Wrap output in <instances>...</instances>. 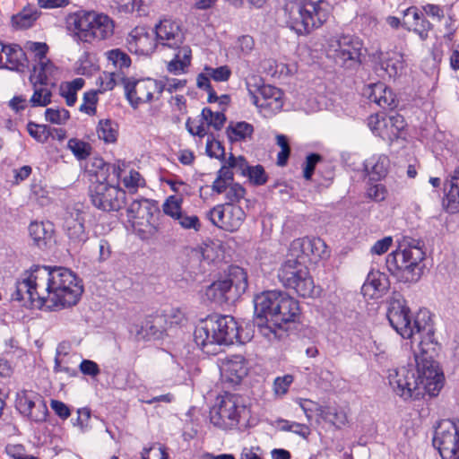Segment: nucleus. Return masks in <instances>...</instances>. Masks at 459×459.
<instances>
[{
	"mask_svg": "<svg viewBox=\"0 0 459 459\" xmlns=\"http://www.w3.org/2000/svg\"><path fill=\"white\" fill-rule=\"evenodd\" d=\"M387 318L391 326L403 338L420 334L419 351L414 352L416 366L401 367L390 372L388 379L394 392L403 400H419L428 393L435 396L443 386V374L434 358L437 343L428 310H420L412 319L411 310L401 294L389 301Z\"/></svg>",
	"mask_w": 459,
	"mask_h": 459,
	"instance_id": "f257e3e1",
	"label": "nucleus"
},
{
	"mask_svg": "<svg viewBox=\"0 0 459 459\" xmlns=\"http://www.w3.org/2000/svg\"><path fill=\"white\" fill-rule=\"evenodd\" d=\"M254 324L268 336L284 324L296 322L300 316L298 300L281 290H266L254 298Z\"/></svg>",
	"mask_w": 459,
	"mask_h": 459,
	"instance_id": "f03ea898",
	"label": "nucleus"
},
{
	"mask_svg": "<svg viewBox=\"0 0 459 459\" xmlns=\"http://www.w3.org/2000/svg\"><path fill=\"white\" fill-rule=\"evenodd\" d=\"M239 327L231 316L212 315L202 320L195 327L194 340L208 355L221 351V346H229L238 341Z\"/></svg>",
	"mask_w": 459,
	"mask_h": 459,
	"instance_id": "7ed1b4c3",
	"label": "nucleus"
},
{
	"mask_svg": "<svg viewBox=\"0 0 459 459\" xmlns=\"http://www.w3.org/2000/svg\"><path fill=\"white\" fill-rule=\"evenodd\" d=\"M425 253L419 246L401 245L387 255L385 264L388 272L400 282H417L422 274L421 263Z\"/></svg>",
	"mask_w": 459,
	"mask_h": 459,
	"instance_id": "20e7f679",
	"label": "nucleus"
},
{
	"mask_svg": "<svg viewBox=\"0 0 459 459\" xmlns=\"http://www.w3.org/2000/svg\"><path fill=\"white\" fill-rule=\"evenodd\" d=\"M109 165L102 164L89 186V195L94 207L103 212L120 210L126 204V192L107 182Z\"/></svg>",
	"mask_w": 459,
	"mask_h": 459,
	"instance_id": "39448f33",
	"label": "nucleus"
},
{
	"mask_svg": "<svg viewBox=\"0 0 459 459\" xmlns=\"http://www.w3.org/2000/svg\"><path fill=\"white\" fill-rule=\"evenodd\" d=\"M50 282L52 285V299H48L52 307L59 309L77 304L83 291L76 275L65 267L49 268Z\"/></svg>",
	"mask_w": 459,
	"mask_h": 459,
	"instance_id": "423d86ee",
	"label": "nucleus"
},
{
	"mask_svg": "<svg viewBox=\"0 0 459 459\" xmlns=\"http://www.w3.org/2000/svg\"><path fill=\"white\" fill-rule=\"evenodd\" d=\"M181 30H131L127 37V46L131 52L148 56L153 53L158 44L170 48H178L183 43Z\"/></svg>",
	"mask_w": 459,
	"mask_h": 459,
	"instance_id": "0eeeda50",
	"label": "nucleus"
},
{
	"mask_svg": "<svg viewBox=\"0 0 459 459\" xmlns=\"http://www.w3.org/2000/svg\"><path fill=\"white\" fill-rule=\"evenodd\" d=\"M322 0H302L290 2L285 5L290 29H319L328 18L326 10L321 7Z\"/></svg>",
	"mask_w": 459,
	"mask_h": 459,
	"instance_id": "6e6552de",
	"label": "nucleus"
},
{
	"mask_svg": "<svg viewBox=\"0 0 459 459\" xmlns=\"http://www.w3.org/2000/svg\"><path fill=\"white\" fill-rule=\"evenodd\" d=\"M278 278L285 288L293 290L300 297L311 298L315 295L314 281L305 261L290 257V252L278 271Z\"/></svg>",
	"mask_w": 459,
	"mask_h": 459,
	"instance_id": "1a4fd4ad",
	"label": "nucleus"
},
{
	"mask_svg": "<svg viewBox=\"0 0 459 459\" xmlns=\"http://www.w3.org/2000/svg\"><path fill=\"white\" fill-rule=\"evenodd\" d=\"M362 43L351 36L331 39L327 42L325 52L339 66L351 68L359 63Z\"/></svg>",
	"mask_w": 459,
	"mask_h": 459,
	"instance_id": "9d476101",
	"label": "nucleus"
},
{
	"mask_svg": "<svg viewBox=\"0 0 459 459\" xmlns=\"http://www.w3.org/2000/svg\"><path fill=\"white\" fill-rule=\"evenodd\" d=\"M126 212L134 230L148 235H152L157 231L155 214H160V210L148 199L134 200Z\"/></svg>",
	"mask_w": 459,
	"mask_h": 459,
	"instance_id": "9b49d317",
	"label": "nucleus"
},
{
	"mask_svg": "<svg viewBox=\"0 0 459 459\" xmlns=\"http://www.w3.org/2000/svg\"><path fill=\"white\" fill-rule=\"evenodd\" d=\"M123 83L126 97L134 108H137L141 104L151 102L154 93L160 95L165 89L164 84L151 78L136 81L123 78Z\"/></svg>",
	"mask_w": 459,
	"mask_h": 459,
	"instance_id": "f8f14e48",
	"label": "nucleus"
},
{
	"mask_svg": "<svg viewBox=\"0 0 459 459\" xmlns=\"http://www.w3.org/2000/svg\"><path fill=\"white\" fill-rule=\"evenodd\" d=\"M49 267L35 265L30 269L31 286L33 294V307L48 310H59L58 307L50 306L52 302V285L50 282Z\"/></svg>",
	"mask_w": 459,
	"mask_h": 459,
	"instance_id": "ddd939ff",
	"label": "nucleus"
},
{
	"mask_svg": "<svg viewBox=\"0 0 459 459\" xmlns=\"http://www.w3.org/2000/svg\"><path fill=\"white\" fill-rule=\"evenodd\" d=\"M433 446L442 459H459V428L450 421L440 423L435 430Z\"/></svg>",
	"mask_w": 459,
	"mask_h": 459,
	"instance_id": "4468645a",
	"label": "nucleus"
},
{
	"mask_svg": "<svg viewBox=\"0 0 459 459\" xmlns=\"http://www.w3.org/2000/svg\"><path fill=\"white\" fill-rule=\"evenodd\" d=\"M245 217L243 209L231 204H219L208 213V218L213 225L230 232L239 229Z\"/></svg>",
	"mask_w": 459,
	"mask_h": 459,
	"instance_id": "2eb2a0df",
	"label": "nucleus"
},
{
	"mask_svg": "<svg viewBox=\"0 0 459 459\" xmlns=\"http://www.w3.org/2000/svg\"><path fill=\"white\" fill-rule=\"evenodd\" d=\"M290 256L300 260L316 262L328 255L327 246L320 238H300L290 243Z\"/></svg>",
	"mask_w": 459,
	"mask_h": 459,
	"instance_id": "dca6fc26",
	"label": "nucleus"
},
{
	"mask_svg": "<svg viewBox=\"0 0 459 459\" xmlns=\"http://www.w3.org/2000/svg\"><path fill=\"white\" fill-rule=\"evenodd\" d=\"M247 87L253 104L258 108L269 113H276L282 108L283 92L281 89L270 84H262L254 91L248 82Z\"/></svg>",
	"mask_w": 459,
	"mask_h": 459,
	"instance_id": "f3484780",
	"label": "nucleus"
},
{
	"mask_svg": "<svg viewBox=\"0 0 459 459\" xmlns=\"http://www.w3.org/2000/svg\"><path fill=\"white\" fill-rule=\"evenodd\" d=\"M67 29H114L113 20L95 11L80 10L66 17Z\"/></svg>",
	"mask_w": 459,
	"mask_h": 459,
	"instance_id": "a211bd4d",
	"label": "nucleus"
},
{
	"mask_svg": "<svg viewBox=\"0 0 459 459\" xmlns=\"http://www.w3.org/2000/svg\"><path fill=\"white\" fill-rule=\"evenodd\" d=\"M238 407L234 395L222 398L218 407L212 408L210 412L211 422L224 429L235 427L238 423Z\"/></svg>",
	"mask_w": 459,
	"mask_h": 459,
	"instance_id": "6ab92c4d",
	"label": "nucleus"
},
{
	"mask_svg": "<svg viewBox=\"0 0 459 459\" xmlns=\"http://www.w3.org/2000/svg\"><path fill=\"white\" fill-rule=\"evenodd\" d=\"M64 230L68 238L69 250L75 253L79 252L83 245L89 239L88 232H86L83 219L79 213L70 214L65 219Z\"/></svg>",
	"mask_w": 459,
	"mask_h": 459,
	"instance_id": "aec40b11",
	"label": "nucleus"
},
{
	"mask_svg": "<svg viewBox=\"0 0 459 459\" xmlns=\"http://www.w3.org/2000/svg\"><path fill=\"white\" fill-rule=\"evenodd\" d=\"M16 406L21 413L35 422H43L47 419L48 407L38 394L31 396L24 392L18 397Z\"/></svg>",
	"mask_w": 459,
	"mask_h": 459,
	"instance_id": "412c9836",
	"label": "nucleus"
},
{
	"mask_svg": "<svg viewBox=\"0 0 459 459\" xmlns=\"http://www.w3.org/2000/svg\"><path fill=\"white\" fill-rule=\"evenodd\" d=\"M221 375L226 382L238 384L247 375V366L241 355H232L220 360Z\"/></svg>",
	"mask_w": 459,
	"mask_h": 459,
	"instance_id": "4be33fe9",
	"label": "nucleus"
},
{
	"mask_svg": "<svg viewBox=\"0 0 459 459\" xmlns=\"http://www.w3.org/2000/svg\"><path fill=\"white\" fill-rule=\"evenodd\" d=\"M166 316L155 314L148 316L143 322L141 329L137 335H142L143 339H160L169 329L167 325Z\"/></svg>",
	"mask_w": 459,
	"mask_h": 459,
	"instance_id": "5701e85b",
	"label": "nucleus"
},
{
	"mask_svg": "<svg viewBox=\"0 0 459 459\" xmlns=\"http://www.w3.org/2000/svg\"><path fill=\"white\" fill-rule=\"evenodd\" d=\"M204 295L208 300L220 306L238 300L233 298L234 293L225 279L215 281L207 286Z\"/></svg>",
	"mask_w": 459,
	"mask_h": 459,
	"instance_id": "b1692460",
	"label": "nucleus"
},
{
	"mask_svg": "<svg viewBox=\"0 0 459 459\" xmlns=\"http://www.w3.org/2000/svg\"><path fill=\"white\" fill-rule=\"evenodd\" d=\"M3 64L4 65L1 68L22 72L28 66V60L26 54L20 46L4 44Z\"/></svg>",
	"mask_w": 459,
	"mask_h": 459,
	"instance_id": "393cba45",
	"label": "nucleus"
},
{
	"mask_svg": "<svg viewBox=\"0 0 459 459\" xmlns=\"http://www.w3.org/2000/svg\"><path fill=\"white\" fill-rule=\"evenodd\" d=\"M389 286V279L384 273L371 271L362 286V292L364 295H368L371 298H378L388 290Z\"/></svg>",
	"mask_w": 459,
	"mask_h": 459,
	"instance_id": "a878e982",
	"label": "nucleus"
},
{
	"mask_svg": "<svg viewBox=\"0 0 459 459\" xmlns=\"http://www.w3.org/2000/svg\"><path fill=\"white\" fill-rule=\"evenodd\" d=\"M54 226L49 221H33L29 226L30 237L39 248H46L54 241Z\"/></svg>",
	"mask_w": 459,
	"mask_h": 459,
	"instance_id": "bb28decb",
	"label": "nucleus"
},
{
	"mask_svg": "<svg viewBox=\"0 0 459 459\" xmlns=\"http://www.w3.org/2000/svg\"><path fill=\"white\" fill-rule=\"evenodd\" d=\"M224 279L228 281V285H230V288L234 293L233 298H236L237 299H238L247 290V273L243 268L238 265L230 266Z\"/></svg>",
	"mask_w": 459,
	"mask_h": 459,
	"instance_id": "cd10ccee",
	"label": "nucleus"
},
{
	"mask_svg": "<svg viewBox=\"0 0 459 459\" xmlns=\"http://www.w3.org/2000/svg\"><path fill=\"white\" fill-rule=\"evenodd\" d=\"M446 199L443 205L449 213L459 212V168L455 169L446 183Z\"/></svg>",
	"mask_w": 459,
	"mask_h": 459,
	"instance_id": "c85d7f7f",
	"label": "nucleus"
},
{
	"mask_svg": "<svg viewBox=\"0 0 459 459\" xmlns=\"http://www.w3.org/2000/svg\"><path fill=\"white\" fill-rule=\"evenodd\" d=\"M30 271L23 273L22 279L16 281L15 290L12 293V299L24 301V306L33 307V294Z\"/></svg>",
	"mask_w": 459,
	"mask_h": 459,
	"instance_id": "c756f323",
	"label": "nucleus"
},
{
	"mask_svg": "<svg viewBox=\"0 0 459 459\" xmlns=\"http://www.w3.org/2000/svg\"><path fill=\"white\" fill-rule=\"evenodd\" d=\"M38 17L39 13L35 8L26 6L20 13L13 15L12 22L13 25L20 27V29H27L33 26Z\"/></svg>",
	"mask_w": 459,
	"mask_h": 459,
	"instance_id": "7c9ffc66",
	"label": "nucleus"
},
{
	"mask_svg": "<svg viewBox=\"0 0 459 459\" xmlns=\"http://www.w3.org/2000/svg\"><path fill=\"white\" fill-rule=\"evenodd\" d=\"M388 159L385 156L379 157L377 160H368L366 163V169L369 173L371 180L377 181L385 177L387 173Z\"/></svg>",
	"mask_w": 459,
	"mask_h": 459,
	"instance_id": "2f4dec72",
	"label": "nucleus"
},
{
	"mask_svg": "<svg viewBox=\"0 0 459 459\" xmlns=\"http://www.w3.org/2000/svg\"><path fill=\"white\" fill-rule=\"evenodd\" d=\"M254 127L247 122H238L234 126L227 128L228 136L231 141H242L247 137H251Z\"/></svg>",
	"mask_w": 459,
	"mask_h": 459,
	"instance_id": "473e14b6",
	"label": "nucleus"
},
{
	"mask_svg": "<svg viewBox=\"0 0 459 459\" xmlns=\"http://www.w3.org/2000/svg\"><path fill=\"white\" fill-rule=\"evenodd\" d=\"M39 70L37 71L36 66L33 73L30 76V81L33 86L47 87L48 85V67H52L53 64L49 60L39 62Z\"/></svg>",
	"mask_w": 459,
	"mask_h": 459,
	"instance_id": "72a5a7b5",
	"label": "nucleus"
},
{
	"mask_svg": "<svg viewBox=\"0 0 459 459\" xmlns=\"http://www.w3.org/2000/svg\"><path fill=\"white\" fill-rule=\"evenodd\" d=\"M201 119L204 121L207 127L212 126L215 130H221L226 121L223 112H212L210 108H204L201 113Z\"/></svg>",
	"mask_w": 459,
	"mask_h": 459,
	"instance_id": "f704fd0d",
	"label": "nucleus"
},
{
	"mask_svg": "<svg viewBox=\"0 0 459 459\" xmlns=\"http://www.w3.org/2000/svg\"><path fill=\"white\" fill-rule=\"evenodd\" d=\"M384 126L389 131L387 134L388 139L393 141L399 137L400 133L404 129L406 125L403 117L400 114H395L390 116L388 120L384 123Z\"/></svg>",
	"mask_w": 459,
	"mask_h": 459,
	"instance_id": "c9c22d12",
	"label": "nucleus"
},
{
	"mask_svg": "<svg viewBox=\"0 0 459 459\" xmlns=\"http://www.w3.org/2000/svg\"><path fill=\"white\" fill-rule=\"evenodd\" d=\"M113 30H72L71 37L77 42L91 43L94 39L99 40L107 38L108 32ZM112 33H110L111 35Z\"/></svg>",
	"mask_w": 459,
	"mask_h": 459,
	"instance_id": "e433bc0d",
	"label": "nucleus"
},
{
	"mask_svg": "<svg viewBox=\"0 0 459 459\" xmlns=\"http://www.w3.org/2000/svg\"><path fill=\"white\" fill-rule=\"evenodd\" d=\"M33 95L30 100L31 107H46L51 102V91L48 87L33 86Z\"/></svg>",
	"mask_w": 459,
	"mask_h": 459,
	"instance_id": "4c0bfd02",
	"label": "nucleus"
},
{
	"mask_svg": "<svg viewBox=\"0 0 459 459\" xmlns=\"http://www.w3.org/2000/svg\"><path fill=\"white\" fill-rule=\"evenodd\" d=\"M67 147L78 160H85L90 156L91 152V146L90 143L76 138L70 139L68 141Z\"/></svg>",
	"mask_w": 459,
	"mask_h": 459,
	"instance_id": "58836bf2",
	"label": "nucleus"
},
{
	"mask_svg": "<svg viewBox=\"0 0 459 459\" xmlns=\"http://www.w3.org/2000/svg\"><path fill=\"white\" fill-rule=\"evenodd\" d=\"M98 136L106 143H114L117 141V132L112 126L109 119L100 120L97 129Z\"/></svg>",
	"mask_w": 459,
	"mask_h": 459,
	"instance_id": "ea45409f",
	"label": "nucleus"
},
{
	"mask_svg": "<svg viewBox=\"0 0 459 459\" xmlns=\"http://www.w3.org/2000/svg\"><path fill=\"white\" fill-rule=\"evenodd\" d=\"M28 132L31 137L39 143H46L51 133V127L46 125H37L30 122L27 126Z\"/></svg>",
	"mask_w": 459,
	"mask_h": 459,
	"instance_id": "a19ab883",
	"label": "nucleus"
},
{
	"mask_svg": "<svg viewBox=\"0 0 459 459\" xmlns=\"http://www.w3.org/2000/svg\"><path fill=\"white\" fill-rule=\"evenodd\" d=\"M108 59L119 69L128 68L131 65L130 56L118 48L108 51Z\"/></svg>",
	"mask_w": 459,
	"mask_h": 459,
	"instance_id": "79ce46f5",
	"label": "nucleus"
},
{
	"mask_svg": "<svg viewBox=\"0 0 459 459\" xmlns=\"http://www.w3.org/2000/svg\"><path fill=\"white\" fill-rule=\"evenodd\" d=\"M389 89L383 82L369 84L364 90L363 94L372 102L377 103L383 94H386Z\"/></svg>",
	"mask_w": 459,
	"mask_h": 459,
	"instance_id": "37998d69",
	"label": "nucleus"
},
{
	"mask_svg": "<svg viewBox=\"0 0 459 459\" xmlns=\"http://www.w3.org/2000/svg\"><path fill=\"white\" fill-rule=\"evenodd\" d=\"M181 203V199L174 195L169 196L163 204L164 213L176 220L183 212Z\"/></svg>",
	"mask_w": 459,
	"mask_h": 459,
	"instance_id": "c03bdc74",
	"label": "nucleus"
},
{
	"mask_svg": "<svg viewBox=\"0 0 459 459\" xmlns=\"http://www.w3.org/2000/svg\"><path fill=\"white\" fill-rule=\"evenodd\" d=\"M46 120L57 125L65 124L70 118V113L68 110L47 108L45 111Z\"/></svg>",
	"mask_w": 459,
	"mask_h": 459,
	"instance_id": "a18cd8bd",
	"label": "nucleus"
},
{
	"mask_svg": "<svg viewBox=\"0 0 459 459\" xmlns=\"http://www.w3.org/2000/svg\"><path fill=\"white\" fill-rule=\"evenodd\" d=\"M321 414L325 420L331 422L337 428H341L347 422L346 414L342 411H338L336 409L329 408L325 411H323Z\"/></svg>",
	"mask_w": 459,
	"mask_h": 459,
	"instance_id": "49530a36",
	"label": "nucleus"
},
{
	"mask_svg": "<svg viewBox=\"0 0 459 459\" xmlns=\"http://www.w3.org/2000/svg\"><path fill=\"white\" fill-rule=\"evenodd\" d=\"M204 71L215 82H227L231 76V70L228 65H221L217 68L205 66Z\"/></svg>",
	"mask_w": 459,
	"mask_h": 459,
	"instance_id": "de8ad7c7",
	"label": "nucleus"
},
{
	"mask_svg": "<svg viewBox=\"0 0 459 459\" xmlns=\"http://www.w3.org/2000/svg\"><path fill=\"white\" fill-rule=\"evenodd\" d=\"M380 65L381 68L385 70L391 77L398 74V73L403 67V63L402 60V56H399L397 58H388L386 60H381Z\"/></svg>",
	"mask_w": 459,
	"mask_h": 459,
	"instance_id": "09e8293b",
	"label": "nucleus"
},
{
	"mask_svg": "<svg viewBox=\"0 0 459 459\" xmlns=\"http://www.w3.org/2000/svg\"><path fill=\"white\" fill-rule=\"evenodd\" d=\"M247 177L250 182L255 186L264 185L268 180V177L262 165L251 166Z\"/></svg>",
	"mask_w": 459,
	"mask_h": 459,
	"instance_id": "8fccbe9b",
	"label": "nucleus"
},
{
	"mask_svg": "<svg viewBox=\"0 0 459 459\" xmlns=\"http://www.w3.org/2000/svg\"><path fill=\"white\" fill-rule=\"evenodd\" d=\"M228 164L244 177H247L251 167L243 156L235 157L232 153H230L228 159Z\"/></svg>",
	"mask_w": 459,
	"mask_h": 459,
	"instance_id": "3c124183",
	"label": "nucleus"
},
{
	"mask_svg": "<svg viewBox=\"0 0 459 459\" xmlns=\"http://www.w3.org/2000/svg\"><path fill=\"white\" fill-rule=\"evenodd\" d=\"M245 195L246 189L240 184H230L226 191V198L228 199L226 204H234L244 198Z\"/></svg>",
	"mask_w": 459,
	"mask_h": 459,
	"instance_id": "603ef678",
	"label": "nucleus"
},
{
	"mask_svg": "<svg viewBox=\"0 0 459 459\" xmlns=\"http://www.w3.org/2000/svg\"><path fill=\"white\" fill-rule=\"evenodd\" d=\"M178 224L185 230H195L198 231L201 228L199 218L196 215H187L182 212L178 217L176 218Z\"/></svg>",
	"mask_w": 459,
	"mask_h": 459,
	"instance_id": "864d4df0",
	"label": "nucleus"
},
{
	"mask_svg": "<svg viewBox=\"0 0 459 459\" xmlns=\"http://www.w3.org/2000/svg\"><path fill=\"white\" fill-rule=\"evenodd\" d=\"M322 160L317 153H310L307 156L303 168V177L307 180H310L314 174L316 164Z\"/></svg>",
	"mask_w": 459,
	"mask_h": 459,
	"instance_id": "5fc2aeb1",
	"label": "nucleus"
},
{
	"mask_svg": "<svg viewBox=\"0 0 459 459\" xmlns=\"http://www.w3.org/2000/svg\"><path fill=\"white\" fill-rule=\"evenodd\" d=\"M97 83L100 84L99 92L112 90L116 85L115 74L108 72L102 73L98 78Z\"/></svg>",
	"mask_w": 459,
	"mask_h": 459,
	"instance_id": "6e6d98bb",
	"label": "nucleus"
},
{
	"mask_svg": "<svg viewBox=\"0 0 459 459\" xmlns=\"http://www.w3.org/2000/svg\"><path fill=\"white\" fill-rule=\"evenodd\" d=\"M162 315L168 317L167 325L169 328L181 325L186 320L184 313L179 308H171L169 311L162 313Z\"/></svg>",
	"mask_w": 459,
	"mask_h": 459,
	"instance_id": "4d7b16f0",
	"label": "nucleus"
},
{
	"mask_svg": "<svg viewBox=\"0 0 459 459\" xmlns=\"http://www.w3.org/2000/svg\"><path fill=\"white\" fill-rule=\"evenodd\" d=\"M79 368L83 375L90 376L91 377H95L100 373L99 365L95 361L90 359H82Z\"/></svg>",
	"mask_w": 459,
	"mask_h": 459,
	"instance_id": "13d9d810",
	"label": "nucleus"
},
{
	"mask_svg": "<svg viewBox=\"0 0 459 459\" xmlns=\"http://www.w3.org/2000/svg\"><path fill=\"white\" fill-rule=\"evenodd\" d=\"M293 381V377L286 375L282 377H277L273 383V389L277 394H284Z\"/></svg>",
	"mask_w": 459,
	"mask_h": 459,
	"instance_id": "bf43d9fd",
	"label": "nucleus"
},
{
	"mask_svg": "<svg viewBox=\"0 0 459 459\" xmlns=\"http://www.w3.org/2000/svg\"><path fill=\"white\" fill-rule=\"evenodd\" d=\"M27 48L35 54V56L39 58V62L44 61L46 54L48 50V47L46 43L41 42H28Z\"/></svg>",
	"mask_w": 459,
	"mask_h": 459,
	"instance_id": "052dcab7",
	"label": "nucleus"
},
{
	"mask_svg": "<svg viewBox=\"0 0 459 459\" xmlns=\"http://www.w3.org/2000/svg\"><path fill=\"white\" fill-rule=\"evenodd\" d=\"M423 10L425 13L435 22H440L445 18L444 10L439 5L428 4L423 6Z\"/></svg>",
	"mask_w": 459,
	"mask_h": 459,
	"instance_id": "680f3d73",
	"label": "nucleus"
},
{
	"mask_svg": "<svg viewBox=\"0 0 459 459\" xmlns=\"http://www.w3.org/2000/svg\"><path fill=\"white\" fill-rule=\"evenodd\" d=\"M99 249V262L107 261L111 255V246L107 239L101 238L98 243Z\"/></svg>",
	"mask_w": 459,
	"mask_h": 459,
	"instance_id": "e2e57ef3",
	"label": "nucleus"
},
{
	"mask_svg": "<svg viewBox=\"0 0 459 459\" xmlns=\"http://www.w3.org/2000/svg\"><path fill=\"white\" fill-rule=\"evenodd\" d=\"M393 239L391 237H385L377 240L371 247V253L376 255H382L385 253L392 245Z\"/></svg>",
	"mask_w": 459,
	"mask_h": 459,
	"instance_id": "0e129e2a",
	"label": "nucleus"
},
{
	"mask_svg": "<svg viewBox=\"0 0 459 459\" xmlns=\"http://www.w3.org/2000/svg\"><path fill=\"white\" fill-rule=\"evenodd\" d=\"M384 123L385 121H382L377 114L370 115L368 117V126L370 128V130L374 134L381 136L382 138H385V135L383 134L382 132H380V129L382 125L384 126Z\"/></svg>",
	"mask_w": 459,
	"mask_h": 459,
	"instance_id": "69168bd1",
	"label": "nucleus"
},
{
	"mask_svg": "<svg viewBox=\"0 0 459 459\" xmlns=\"http://www.w3.org/2000/svg\"><path fill=\"white\" fill-rule=\"evenodd\" d=\"M369 198L380 202L385 198V187L381 184H377L370 186L368 190Z\"/></svg>",
	"mask_w": 459,
	"mask_h": 459,
	"instance_id": "338daca9",
	"label": "nucleus"
},
{
	"mask_svg": "<svg viewBox=\"0 0 459 459\" xmlns=\"http://www.w3.org/2000/svg\"><path fill=\"white\" fill-rule=\"evenodd\" d=\"M206 151L211 157H215L220 160H224L225 152L220 142L207 143Z\"/></svg>",
	"mask_w": 459,
	"mask_h": 459,
	"instance_id": "774afa93",
	"label": "nucleus"
}]
</instances>
